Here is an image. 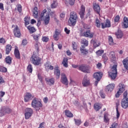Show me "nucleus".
I'll use <instances>...</instances> for the list:
<instances>
[{"label":"nucleus","instance_id":"obj_1","mask_svg":"<svg viewBox=\"0 0 128 128\" xmlns=\"http://www.w3.org/2000/svg\"><path fill=\"white\" fill-rule=\"evenodd\" d=\"M44 16L45 18L44 19V26H48V24H50V12H48L46 9L43 10L40 14V18H43Z\"/></svg>","mask_w":128,"mask_h":128},{"label":"nucleus","instance_id":"obj_2","mask_svg":"<svg viewBox=\"0 0 128 128\" xmlns=\"http://www.w3.org/2000/svg\"><path fill=\"white\" fill-rule=\"evenodd\" d=\"M31 106L34 108L36 110H40L42 106V104L40 101L38 100V98H34L31 103Z\"/></svg>","mask_w":128,"mask_h":128},{"label":"nucleus","instance_id":"obj_3","mask_svg":"<svg viewBox=\"0 0 128 128\" xmlns=\"http://www.w3.org/2000/svg\"><path fill=\"white\" fill-rule=\"evenodd\" d=\"M118 66L116 64L114 65L110 71L108 72L109 78H110L111 80H116V76H118Z\"/></svg>","mask_w":128,"mask_h":128},{"label":"nucleus","instance_id":"obj_4","mask_svg":"<svg viewBox=\"0 0 128 128\" xmlns=\"http://www.w3.org/2000/svg\"><path fill=\"white\" fill-rule=\"evenodd\" d=\"M76 20H78V14L74 12L70 13V17L69 19V24L70 26H76Z\"/></svg>","mask_w":128,"mask_h":128},{"label":"nucleus","instance_id":"obj_5","mask_svg":"<svg viewBox=\"0 0 128 128\" xmlns=\"http://www.w3.org/2000/svg\"><path fill=\"white\" fill-rule=\"evenodd\" d=\"M30 60L34 66H40L42 61V58L34 54L30 58Z\"/></svg>","mask_w":128,"mask_h":128},{"label":"nucleus","instance_id":"obj_6","mask_svg":"<svg viewBox=\"0 0 128 128\" xmlns=\"http://www.w3.org/2000/svg\"><path fill=\"white\" fill-rule=\"evenodd\" d=\"M124 98L122 100V106L123 108H127L128 107V91H126L123 94Z\"/></svg>","mask_w":128,"mask_h":128},{"label":"nucleus","instance_id":"obj_7","mask_svg":"<svg viewBox=\"0 0 128 128\" xmlns=\"http://www.w3.org/2000/svg\"><path fill=\"white\" fill-rule=\"evenodd\" d=\"M93 76L94 78H96V80L95 81V86H98V82L102 80V73L101 72H95Z\"/></svg>","mask_w":128,"mask_h":128},{"label":"nucleus","instance_id":"obj_8","mask_svg":"<svg viewBox=\"0 0 128 128\" xmlns=\"http://www.w3.org/2000/svg\"><path fill=\"white\" fill-rule=\"evenodd\" d=\"M13 33L16 38H20L22 33H20V30L18 26L16 25V27L13 30Z\"/></svg>","mask_w":128,"mask_h":128},{"label":"nucleus","instance_id":"obj_9","mask_svg":"<svg viewBox=\"0 0 128 128\" xmlns=\"http://www.w3.org/2000/svg\"><path fill=\"white\" fill-rule=\"evenodd\" d=\"M83 86H88L90 84V81L86 75L84 76L82 81Z\"/></svg>","mask_w":128,"mask_h":128},{"label":"nucleus","instance_id":"obj_10","mask_svg":"<svg viewBox=\"0 0 128 128\" xmlns=\"http://www.w3.org/2000/svg\"><path fill=\"white\" fill-rule=\"evenodd\" d=\"M115 86L116 85L114 84H109L106 86L104 90L105 92H112L114 90Z\"/></svg>","mask_w":128,"mask_h":128},{"label":"nucleus","instance_id":"obj_11","mask_svg":"<svg viewBox=\"0 0 128 128\" xmlns=\"http://www.w3.org/2000/svg\"><path fill=\"white\" fill-rule=\"evenodd\" d=\"M32 98H34V96L30 92H27L24 96V101L25 102H28L30 100H32Z\"/></svg>","mask_w":128,"mask_h":128},{"label":"nucleus","instance_id":"obj_12","mask_svg":"<svg viewBox=\"0 0 128 128\" xmlns=\"http://www.w3.org/2000/svg\"><path fill=\"white\" fill-rule=\"evenodd\" d=\"M60 80H61V82H62L63 84H65V86L68 85V78H66V74L64 73L62 74Z\"/></svg>","mask_w":128,"mask_h":128},{"label":"nucleus","instance_id":"obj_13","mask_svg":"<svg viewBox=\"0 0 128 128\" xmlns=\"http://www.w3.org/2000/svg\"><path fill=\"white\" fill-rule=\"evenodd\" d=\"M102 28H110V21L108 19H106L104 22H102Z\"/></svg>","mask_w":128,"mask_h":128},{"label":"nucleus","instance_id":"obj_14","mask_svg":"<svg viewBox=\"0 0 128 128\" xmlns=\"http://www.w3.org/2000/svg\"><path fill=\"white\" fill-rule=\"evenodd\" d=\"M54 74L56 76V78L58 80L60 76V70L58 69V67L56 66L54 68Z\"/></svg>","mask_w":128,"mask_h":128},{"label":"nucleus","instance_id":"obj_15","mask_svg":"<svg viewBox=\"0 0 128 128\" xmlns=\"http://www.w3.org/2000/svg\"><path fill=\"white\" fill-rule=\"evenodd\" d=\"M84 36L86 38H92L94 34V32H90V30H88L84 32Z\"/></svg>","mask_w":128,"mask_h":128},{"label":"nucleus","instance_id":"obj_16","mask_svg":"<svg viewBox=\"0 0 128 128\" xmlns=\"http://www.w3.org/2000/svg\"><path fill=\"white\" fill-rule=\"evenodd\" d=\"M93 8L94 12L98 14H100V5L96 3H93Z\"/></svg>","mask_w":128,"mask_h":128},{"label":"nucleus","instance_id":"obj_17","mask_svg":"<svg viewBox=\"0 0 128 128\" xmlns=\"http://www.w3.org/2000/svg\"><path fill=\"white\" fill-rule=\"evenodd\" d=\"M86 12V7L84 5H82L80 6V12L79 14L81 18H84V13Z\"/></svg>","mask_w":128,"mask_h":128},{"label":"nucleus","instance_id":"obj_18","mask_svg":"<svg viewBox=\"0 0 128 128\" xmlns=\"http://www.w3.org/2000/svg\"><path fill=\"white\" fill-rule=\"evenodd\" d=\"M14 54L15 56V58H16L17 60H20V50L18 47H16L14 48Z\"/></svg>","mask_w":128,"mask_h":128},{"label":"nucleus","instance_id":"obj_19","mask_svg":"<svg viewBox=\"0 0 128 128\" xmlns=\"http://www.w3.org/2000/svg\"><path fill=\"white\" fill-rule=\"evenodd\" d=\"M108 56L112 62H114L116 58V52H110L109 53Z\"/></svg>","mask_w":128,"mask_h":128},{"label":"nucleus","instance_id":"obj_20","mask_svg":"<svg viewBox=\"0 0 128 128\" xmlns=\"http://www.w3.org/2000/svg\"><path fill=\"white\" fill-rule=\"evenodd\" d=\"M32 12H33L34 17L35 18H38V7H34Z\"/></svg>","mask_w":128,"mask_h":128},{"label":"nucleus","instance_id":"obj_21","mask_svg":"<svg viewBox=\"0 0 128 128\" xmlns=\"http://www.w3.org/2000/svg\"><path fill=\"white\" fill-rule=\"evenodd\" d=\"M78 70H81V72H88V67L84 64L80 66H78Z\"/></svg>","mask_w":128,"mask_h":128},{"label":"nucleus","instance_id":"obj_22","mask_svg":"<svg viewBox=\"0 0 128 128\" xmlns=\"http://www.w3.org/2000/svg\"><path fill=\"white\" fill-rule=\"evenodd\" d=\"M80 52L82 54H83L84 56H86L88 54V50H86V47L84 46H82L80 48Z\"/></svg>","mask_w":128,"mask_h":128},{"label":"nucleus","instance_id":"obj_23","mask_svg":"<svg viewBox=\"0 0 128 128\" xmlns=\"http://www.w3.org/2000/svg\"><path fill=\"white\" fill-rule=\"evenodd\" d=\"M102 104L96 102L94 105V108L96 112H98V110L102 108Z\"/></svg>","mask_w":128,"mask_h":128},{"label":"nucleus","instance_id":"obj_24","mask_svg":"<svg viewBox=\"0 0 128 128\" xmlns=\"http://www.w3.org/2000/svg\"><path fill=\"white\" fill-rule=\"evenodd\" d=\"M122 62L125 70H128V57L124 58L122 61Z\"/></svg>","mask_w":128,"mask_h":128},{"label":"nucleus","instance_id":"obj_25","mask_svg":"<svg viewBox=\"0 0 128 128\" xmlns=\"http://www.w3.org/2000/svg\"><path fill=\"white\" fill-rule=\"evenodd\" d=\"M12 45L8 44L6 46V54H10V52H12Z\"/></svg>","mask_w":128,"mask_h":128},{"label":"nucleus","instance_id":"obj_26","mask_svg":"<svg viewBox=\"0 0 128 128\" xmlns=\"http://www.w3.org/2000/svg\"><path fill=\"white\" fill-rule=\"evenodd\" d=\"M115 34L117 38H122V36H124V34L120 30H118L115 33Z\"/></svg>","mask_w":128,"mask_h":128},{"label":"nucleus","instance_id":"obj_27","mask_svg":"<svg viewBox=\"0 0 128 128\" xmlns=\"http://www.w3.org/2000/svg\"><path fill=\"white\" fill-rule=\"evenodd\" d=\"M62 64L64 68H68V59L66 58H64L62 62Z\"/></svg>","mask_w":128,"mask_h":128},{"label":"nucleus","instance_id":"obj_28","mask_svg":"<svg viewBox=\"0 0 128 128\" xmlns=\"http://www.w3.org/2000/svg\"><path fill=\"white\" fill-rule=\"evenodd\" d=\"M58 29L55 30V34H54L53 37L54 40H58V36L60 34V32L58 31Z\"/></svg>","mask_w":128,"mask_h":128},{"label":"nucleus","instance_id":"obj_29","mask_svg":"<svg viewBox=\"0 0 128 128\" xmlns=\"http://www.w3.org/2000/svg\"><path fill=\"white\" fill-rule=\"evenodd\" d=\"M123 26L125 28H128V18L124 16L123 20Z\"/></svg>","mask_w":128,"mask_h":128},{"label":"nucleus","instance_id":"obj_30","mask_svg":"<svg viewBox=\"0 0 128 128\" xmlns=\"http://www.w3.org/2000/svg\"><path fill=\"white\" fill-rule=\"evenodd\" d=\"M108 116H110V114H108V112H104V121L106 123L108 122H110V118H108Z\"/></svg>","mask_w":128,"mask_h":128},{"label":"nucleus","instance_id":"obj_31","mask_svg":"<svg viewBox=\"0 0 128 128\" xmlns=\"http://www.w3.org/2000/svg\"><path fill=\"white\" fill-rule=\"evenodd\" d=\"M12 58L10 56H8L5 58V62L8 64H12Z\"/></svg>","mask_w":128,"mask_h":128},{"label":"nucleus","instance_id":"obj_32","mask_svg":"<svg viewBox=\"0 0 128 128\" xmlns=\"http://www.w3.org/2000/svg\"><path fill=\"white\" fill-rule=\"evenodd\" d=\"M45 80L47 84L50 82V84L54 85V78H45Z\"/></svg>","mask_w":128,"mask_h":128},{"label":"nucleus","instance_id":"obj_33","mask_svg":"<svg viewBox=\"0 0 128 128\" xmlns=\"http://www.w3.org/2000/svg\"><path fill=\"white\" fill-rule=\"evenodd\" d=\"M27 28L29 30L30 34H34V32H36V28L34 26H27Z\"/></svg>","mask_w":128,"mask_h":128},{"label":"nucleus","instance_id":"obj_34","mask_svg":"<svg viewBox=\"0 0 128 128\" xmlns=\"http://www.w3.org/2000/svg\"><path fill=\"white\" fill-rule=\"evenodd\" d=\"M65 114L67 118H74V114L70 110H66Z\"/></svg>","mask_w":128,"mask_h":128},{"label":"nucleus","instance_id":"obj_35","mask_svg":"<svg viewBox=\"0 0 128 128\" xmlns=\"http://www.w3.org/2000/svg\"><path fill=\"white\" fill-rule=\"evenodd\" d=\"M2 108L3 109V110H4V112H5V114H10L12 110V109L8 108V107H2Z\"/></svg>","mask_w":128,"mask_h":128},{"label":"nucleus","instance_id":"obj_36","mask_svg":"<svg viewBox=\"0 0 128 128\" xmlns=\"http://www.w3.org/2000/svg\"><path fill=\"white\" fill-rule=\"evenodd\" d=\"M118 86L120 88L118 91L121 92H124V90H126V86L124 84H120Z\"/></svg>","mask_w":128,"mask_h":128},{"label":"nucleus","instance_id":"obj_37","mask_svg":"<svg viewBox=\"0 0 128 128\" xmlns=\"http://www.w3.org/2000/svg\"><path fill=\"white\" fill-rule=\"evenodd\" d=\"M108 40L110 46H114L116 44V43L114 42V39L112 36H108Z\"/></svg>","mask_w":128,"mask_h":128},{"label":"nucleus","instance_id":"obj_38","mask_svg":"<svg viewBox=\"0 0 128 128\" xmlns=\"http://www.w3.org/2000/svg\"><path fill=\"white\" fill-rule=\"evenodd\" d=\"M34 68H32V64H30L27 66V72L30 74H32V70Z\"/></svg>","mask_w":128,"mask_h":128},{"label":"nucleus","instance_id":"obj_39","mask_svg":"<svg viewBox=\"0 0 128 128\" xmlns=\"http://www.w3.org/2000/svg\"><path fill=\"white\" fill-rule=\"evenodd\" d=\"M81 44H84V46H88V40H86V38H82L81 40Z\"/></svg>","mask_w":128,"mask_h":128},{"label":"nucleus","instance_id":"obj_40","mask_svg":"<svg viewBox=\"0 0 128 128\" xmlns=\"http://www.w3.org/2000/svg\"><path fill=\"white\" fill-rule=\"evenodd\" d=\"M95 26H96V28H100V26H102V22L100 20H98V18H96V20Z\"/></svg>","mask_w":128,"mask_h":128},{"label":"nucleus","instance_id":"obj_41","mask_svg":"<svg viewBox=\"0 0 128 128\" xmlns=\"http://www.w3.org/2000/svg\"><path fill=\"white\" fill-rule=\"evenodd\" d=\"M58 1L54 0L52 1V2L51 4L52 8H56V6H58Z\"/></svg>","mask_w":128,"mask_h":128},{"label":"nucleus","instance_id":"obj_42","mask_svg":"<svg viewBox=\"0 0 128 128\" xmlns=\"http://www.w3.org/2000/svg\"><path fill=\"white\" fill-rule=\"evenodd\" d=\"M40 34L33 35L34 40H35V42H38V40H40Z\"/></svg>","mask_w":128,"mask_h":128},{"label":"nucleus","instance_id":"obj_43","mask_svg":"<svg viewBox=\"0 0 128 128\" xmlns=\"http://www.w3.org/2000/svg\"><path fill=\"white\" fill-rule=\"evenodd\" d=\"M90 42L93 44L94 48H98V46H100V43L97 44L96 42L94 40H92Z\"/></svg>","mask_w":128,"mask_h":128},{"label":"nucleus","instance_id":"obj_44","mask_svg":"<svg viewBox=\"0 0 128 128\" xmlns=\"http://www.w3.org/2000/svg\"><path fill=\"white\" fill-rule=\"evenodd\" d=\"M74 122H75V124H76V126H80V124H82V120H80L74 118Z\"/></svg>","mask_w":128,"mask_h":128},{"label":"nucleus","instance_id":"obj_45","mask_svg":"<svg viewBox=\"0 0 128 128\" xmlns=\"http://www.w3.org/2000/svg\"><path fill=\"white\" fill-rule=\"evenodd\" d=\"M24 116H25L26 120H28V118H30V116H32V114L27 113L26 112L24 114Z\"/></svg>","mask_w":128,"mask_h":128},{"label":"nucleus","instance_id":"obj_46","mask_svg":"<svg viewBox=\"0 0 128 128\" xmlns=\"http://www.w3.org/2000/svg\"><path fill=\"white\" fill-rule=\"evenodd\" d=\"M0 72H6L8 69L6 67L1 66H0Z\"/></svg>","mask_w":128,"mask_h":128},{"label":"nucleus","instance_id":"obj_47","mask_svg":"<svg viewBox=\"0 0 128 128\" xmlns=\"http://www.w3.org/2000/svg\"><path fill=\"white\" fill-rule=\"evenodd\" d=\"M102 60H103L104 62H108V58L106 56V53H104L102 56Z\"/></svg>","mask_w":128,"mask_h":128},{"label":"nucleus","instance_id":"obj_48","mask_svg":"<svg viewBox=\"0 0 128 128\" xmlns=\"http://www.w3.org/2000/svg\"><path fill=\"white\" fill-rule=\"evenodd\" d=\"M4 116H6V112H4L2 108L0 110V118Z\"/></svg>","mask_w":128,"mask_h":128},{"label":"nucleus","instance_id":"obj_49","mask_svg":"<svg viewBox=\"0 0 128 128\" xmlns=\"http://www.w3.org/2000/svg\"><path fill=\"white\" fill-rule=\"evenodd\" d=\"M104 50H98L96 52V54H97V56H100L102 54H104Z\"/></svg>","mask_w":128,"mask_h":128},{"label":"nucleus","instance_id":"obj_50","mask_svg":"<svg viewBox=\"0 0 128 128\" xmlns=\"http://www.w3.org/2000/svg\"><path fill=\"white\" fill-rule=\"evenodd\" d=\"M26 112H27L28 114H34V111L32 110V108H26Z\"/></svg>","mask_w":128,"mask_h":128},{"label":"nucleus","instance_id":"obj_51","mask_svg":"<svg viewBox=\"0 0 128 128\" xmlns=\"http://www.w3.org/2000/svg\"><path fill=\"white\" fill-rule=\"evenodd\" d=\"M22 4H19L17 6V10L18 12L20 13L22 11Z\"/></svg>","mask_w":128,"mask_h":128},{"label":"nucleus","instance_id":"obj_52","mask_svg":"<svg viewBox=\"0 0 128 128\" xmlns=\"http://www.w3.org/2000/svg\"><path fill=\"white\" fill-rule=\"evenodd\" d=\"M38 79L39 80L40 82V83L41 84H42L44 80V78H42V75H40V74H38Z\"/></svg>","mask_w":128,"mask_h":128},{"label":"nucleus","instance_id":"obj_53","mask_svg":"<svg viewBox=\"0 0 128 128\" xmlns=\"http://www.w3.org/2000/svg\"><path fill=\"white\" fill-rule=\"evenodd\" d=\"M120 16L119 15L116 16L114 19V22H120Z\"/></svg>","mask_w":128,"mask_h":128},{"label":"nucleus","instance_id":"obj_54","mask_svg":"<svg viewBox=\"0 0 128 128\" xmlns=\"http://www.w3.org/2000/svg\"><path fill=\"white\" fill-rule=\"evenodd\" d=\"M42 40L45 42H48V38L46 36H44L42 37Z\"/></svg>","mask_w":128,"mask_h":128},{"label":"nucleus","instance_id":"obj_55","mask_svg":"<svg viewBox=\"0 0 128 128\" xmlns=\"http://www.w3.org/2000/svg\"><path fill=\"white\" fill-rule=\"evenodd\" d=\"M22 46H26V44H28V40H26V39H24L22 40Z\"/></svg>","mask_w":128,"mask_h":128},{"label":"nucleus","instance_id":"obj_56","mask_svg":"<svg viewBox=\"0 0 128 128\" xmlns=\"http://www.w3.org/2000/svg\"><path fill=\"white\" fill-rule=\"evenodd\" d=\"M50 66V64L48 62H46L44 64V66L46 70H48Z\"/></svg>","mask_w":128,"mask_h":128},{"label":"nucleus","instance_id":"obj_57","mask_svg":"<svg viewBox=\"0 0 128 128\" xmlns=\"http://www.w3.org/2000/svg\"><path fill=\"white\" fill-rule=\"evenodd\" d=\"M100 96L102 98H106V94L102 92H100Z\"/></svg>","mask_w":128,"mask_h":128},{"label":"nucleus","instance_id":"obj_58","mask_svg":"<svg viewBox=\"0 0 128 128\" xmlns=\"http://www.w3.org/2000/svg\"><path fill=\"white\" fill-rule=\"evenodd\" d=\"M75 2L76 0H68L69 4H70V6H74Z\"/></svg>","mask_w":128,"mask_h":128},{"label":"nucleus","instance_id":"obj_59","mask_svg":"<svg viewBox=\"0 0 128 128\" xmlns=\"http://www.w3.org/2000/svg\"><path fill=\"white\" fill-rule=\"evenodd\" d=\"M5 82H6L4 81V78H2V76H0V84H2Z\"/></svg>","mask_w":128,"mask_h":128},{"label":"nucleus","instance_id":"obj_60","mask_svg":"<svg viewBox=\"0 0 128 128\" xmlns=\"http://www.w3.org/2000/svg\"><path fill=\"white\" fill-rule=\"evenodd\" d=\"M120 94H122V92H121L120 91L118 90V92H116V94L115 95L116 98H120Z\"/></svg>","mask_w":128,"mask_h":128},{"label":"nucleus","instance_id":"obj_61","mask_svg":"<svg viewBox=\"0 0 128 128\" xmlns=\"http://www.w3.org/2000/svg\"><path fill=\"white\" fill-rule=\"evenodd\" d=\"M118 126V124L114 122L113 123L110 128H116Z\"/></svg>","mask_w":128,"mask_h":128},{"label":"nucleus","instance_id":"obj_62","mask_svg":"<svg viewBox=\"0 0 128 128\" xmlns=\"http://www.w3.org/2000/svg\"><path fill=\"white\" fill-rule=\"evenodd\" d=\"M116 118H118L120 116V112L118 111V109H116Z\"/></svg>","mask_w":128,"mask_h":128},{"label":"nucleus","instance_id":"obj_63","mask_svg":"<svg viewBox=\"0 0 128 128\" xmlns=\"http://www.w3.org/2000/svg\"><path fill=\"white\" fill-rule=\"evenodd\" d=\"M0 44H6V40L4 38H0Z\"/></svg>","mask_w":128,"mask_h":128},{"label":"nucleus","instance_id":"obj_64","mask_svg":"<svg viewBox=\"0 0 128 128\" xmlns=\"http://www.w3.org/2000/svg\"><path fill=\"white\" fill-rule=\"evenodd\" d=\"M64 32L66 34H70V30L68 29L67 28H64Z\"/></svg>","mask_w":128,"mask_h":128}]
</instances>
